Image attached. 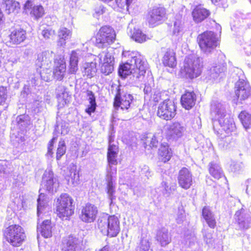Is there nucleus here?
<instances>
[{
  "instance_id": "4d7b16f0",
  "label": "nucleus",
  "mask_w": 251,
  "mask_h": 251,
  "mask_svg": "<svg viewBox=\"0 0 251 251\" xmlns=\"http://www.w3.org/2000/svg\"><path fill=\"white\" fill-rule=\"evenodd\" d=\"M243 168V164L240 162H233L230 166V170L235 173H238Z\"/></svg>"
},
{
  "instance_id": "864d4df0",
  "label": "nucleus",
  "mask_w": 251,
  "mask_h": 251,
  "mask_svg": "<svg viewBox=\"0 0 251 251\" xmlns=\"http://www.w3.org/2000/svg\"><path fill=\"white\" fill-rule=\"evenodd\" d=\"M203 239L204 242L208 245H212L214 240L212 237V234L209 232L208 229H204L202 230Z\"/></svg>"
},
{
  "instance_id": "f704fd0d",
  "label": "nucleus",
  "mask_w": 251,
  "mask_h": 251,
  "mask_svg": "<svg viewBox=\"0 0 251 251\" xmlns=\"http://www.w3.org/2000/svg\"><path fill=\"white\" fill-rule=\"evenodd\" d=\"M115 176V175H109V174L107 173L106 181L107 182V194L109 199L111 200V202H112L113 200L115 199V196L114 195L115 193V186L113 182V177H114Z\"/></svg>"
},
{
  "instance_id": "e433bc0d",
  "label": "nucleus",
  "mask_w": 251,
  "mask_h": 251,
  "mask_svg": "<svg viewBox=\"0 0 251 251\" xmlns=\"http://www.w3.org/2000/svg\"><path fill=\"white\" fill-rule=\"evenodd\" d=\"M131 38L135 42L142 43L146 41L149 38L138 28H134L131 32Z\"/></svg>"
},
{
  "instance_id": "09e8293b",
  "label": "nucleus",
  "mask_w": 251,
  "mask_h": 251,
  "mask_svg": "<svg viewBox=\"0 0 251 251\" xmlns=\"http://www.w3.org/2000/svg\"><path fill=\"white\" fill-rule=\"evenodd\" d=\"M44 194L41 193L39 196V198L37 200V215L38 217H39L41 214L43 213L44 209L46 208L49 209V208H48L46 205V202L44 201Z\"/></svg>"
},
{
  "instance_id": "f03ea898",
  "label": "nucleus",
  "mask_w": 251,
  "mask_h": 251,
  "mask_svg": "<svg viewBox=\"0 0 251 251\" xmlns=\"http://www.w3.org/2000/svg\"><path fill=\"white\" fill-rule=\"evenodd\" d=\"M211 113L216 121H218L222 129L227 133L234 130L235 124L232 119L226 117L225 104L218 101L212 102Z\"/></svg>"
},
{
  "instance_id": "9b49d317",
  "label": "nucleus",
  "mask_w": 251,
  "mask_h": 251,
  "mask_svg": "<svg viewBox=\"0 0 251 251\" xmlns=\"http://www.w3.org/2000/svg\"><path fill=\"white\" fill-rule=\"evenodd\" d=\"M40 191L44 190L50 193L56 192L59 187L58 179L54 176L50 170H47L44 172L41 182Z\"/></svg>"
},
{
  "instance_id": "6ab92c4d",
  "label": "nucleus",
  "mask_w": 251,
  "mask_h": 251,
  "mask_svg": "<svg viewBox=\"0 0 251 251\" xmlns=\"http://www.w3.org/2000/svg\"><path fill=\"white\" fill-rule=\"evenodd\" d=\"M24 10L26 13H29L30 15L35 19L41 17L44 13V8L41 5H35L33 0H27L24 5Z\"/></svg>"
},
{
  "instance_id": "f3484780",
  "label": "nucleus",
  "mask_w": 251,
  "mask_h": 251,
  "mask_svg": "<svg viewBox=\"0 0 251 251\" xmlns=\"http://www.w3.org/2000/svg\"><path fill=\"white\" fill-rule=\"evenodd\" d=\"M98 210L97 207L92 204H87L81 210L80 219L85 223L93 222L96 219Z\"/></svg>"
},
{
  "instance_id": "f257e3e1",
  "label": "nucleus",
  "mask_w": 251,
  "mask_h": 251,
  "mask_svg": "<svg viewBox=\"0 0 251 251\" xmlns=\"http://www.w3.org/2000/svg\"><path fill=\"white\" fill-rule=\"evenodd\" d=\"M124 57H127L126 62L120 66L119 75L122 77H126L129 75L137 79L141 78L146 73V67L143 57L138 52L124 51Z\"/></svg>"
},
{
  "instance_id": "7c9ffc66",
  "label": "nucleus",
  "mask_w": 251,
  "mask_h": 251,
  "mask_svg": "<svg viewBox=\"0 0 251 251\" xmlns=\"http://www.w3.org/2000/svg\"><path fill=\"white\" fill-rule=\"evenodd\" d=\"M202 215L208 226L211 228H214L216 226V219L214 214L209 207H203Z\"/></svg>"
},
{
  "instance_id": "bf43d9fd",
  "label": "nucleus",
  "mask_w": 251,
  "mask_h": 251,
  "mask_svg": "<svg viewBox=\"0 0 251 251\" xmlns=\"http://www.w3.org/2000/svg\"><path fill=\"white\" fill-rule=\"evenodd\" d=\"M78 63L74 61H70L69 72L70 73L75 74L78 70Z\"/></svg>"
},
{
  "instance_id": "de8ad7c7",
  "label": "nucleus",
  "mask_w": 251,
  "mask_h": 251,
  "mask_svg": "<svg viewBox=\"0 0 251 251\" xmlns=\"http://www.w3.org/2000/svg\"><path fill=\"white\" fill-rule=\"evenodd\" d=\"M66 151V146L64 140L61 139L58 144L56 153V160H59L61 157L65 154Z\"/></svg>"
},
{
  "instance_id": "49530a36",
  "label": "nucleus",
  "mask_w": 251,
  "mask_h": 251,
  "mask_svg": "<svg viewBox=\"0 0 251 251\" xmlns=\"http://www.w3.org/2000/svg\"><path fill=\"white\" fill-rule=\"evenodd\" d=\"M57 99L58 102V105L60 107H63L65 104L69 102L71 96L69 93L65 91L64 90L60 94H57Z\"/></svg>"
},
{
  "instance_id": "79ce46f5",
  "label": "nucleus",
  "mask_w": 251,
  "mask_h": 251,
  "mask_svg": "<svg viewBox=\"0 0 251 251\" xmlns=\"http://www.w3.org/2000/svg\"><path fill=\"white\" fill-rule=\"evenodd\" d=\"M226 70L224 64H219L213 66L210 70V76L211 78L215 79Z\"/></svg>"
},
{
  "instance_id": "2f4dec72",
  "label": "nucleus",
  "mask_w": 251,
  "mask_h": 251,
  "mask_svg": "<svg viewBox=\"0 0 251 251\" xmlns=\"http://www.w3.org/2000/svg\"><path fill=\"white\" fill-rule=\"evenodd\" d=\"M208 170L209 174L215 179H219L224 176L223 170L218 163H210Z\"/></svg>"
},
{
  "instance_id": "9d476101",
  "label": "nucleus",
  "mask_w": 251,
  "mask_h": 251,
  "mask_svg": "<svg viewBox=\"0 0 251 251\" xmlns=\"http://www.w3.org/2000/svg\"><path fill=\"white\" fill-rule=\"evenodd\" d=\"M235 228L239 230H245L250 227L251 216L250 212L242 208L236 211L234 215Z\"/></svg>"
},
{
  "instance_id": "a878e982",
  "label": "nucleus",
  "mask_w": 251,
  "mask_h": 251,
  "mask_svg": "<svg viewBox=\"0 0 251 251\" xmlns=\"http://www.w3.org/2000/svg\"><path fill=\"white\" fill-rule=\"evenodd\" d=\"M68 169L69 173L66 175L65 178L69 184L75 186L79 181V176L76 171V166L74 164H71Z\"/></svg>"
},
{
  "instance_id": "0eeeda50",
  "label": "nucleus",
  "mask_w": 251,
  "mask_h": 251,
  "mask_svg": "<svg viewBox=\"0 0 251 251\" xmlns=\"http://www.w3.org/2000/svg\"><path fill=\"white\" fill-rule=\"evenodd\" d=\"M116 34L110 26L101 27L96 36L95 44L99 48H106L114 42Z\"/></svg>"
},
{
  "instance_id": "13d9d810",
  "label": "nucleus",
  "mask_w": 251,
  "mask_h": 251,
  "mask_svg": "<svg viewBox=\"0 0 251 251\" xmlns=\"http://www.w3.org/2000/svg\"><path fill=\"white\" fill-rule=\"evenodd\" d=\"M7 99V89L3 86L0 87V105H2Z\"/></svg>"
},
{
  "instance_id": "39448f33",
  "label": "nucleus",
  "mask_w": 251,
  "mask_h": 251,
  "mask_svg": "<svg viewBox=\"0 0 251 251\" xmlns=\"http://www.w3.org/2000/svg\"><path fill=\"white\" fill-rule=\"evenodd\" d=\"M197 39L201 50L206 54L211 53L219 45L218 38L212 31L204 32Z\"/></svg>"
},
{
  "instance_id": "0e129e2a",
  "label": "nucleus",
  "mask_w": 251,
  "mask_h": 251,
  "mask_svg": "<svg viewBox=\"0 0 251 251\" xmlns=\"http://www.w3.org/2000/svg\"><path fill=\"white\" fill-rule=\"evenodd\" d=\"M161 93L159 92H156L153 97V100L155 102H158L161 100Z\"/></svg>"
},
{
  "instance_id": "b1692460",
  "label": "nucleus",
  "mask_w": 251,
  "mask_h": 251,
  "mask_svg": "<svg viewBox=\"0 0 251 251\" xmlns=\"http://www.w3.org/2000/svg\"><path fill=\"white\" fill-rule=\"evenodd\" d=\"M10 42L13 44H19L26 38V31L18 28L13 30L9 35Z\"/></svg>"
},
{
  "instance_id": "e2e57ef3",
  "label": "nucleus",
  "mask_w": 251,
  "mask_h": 251,
  "mask_svg": "<svg viewBox=\"0 0 251 251\" xmlns=\"http://www.w3.org/2000/svg\"><path fill=\"white\" fill-rule=\"evenodd\" d=\"M61 134L63 135H66L69 131L68 126L66 125H62L61 126Z\"/></svg>"
},
{
  "instance_id": "dca6fc26",
  "label": "nucleus",
  "mask_w": 251,
  "mask_h": 251,
  "mask_svg": "<svg viewBox=\"0 0 251 251\" xmlns=\"http://www.w3.org/2000/svg\"><path fill=\"white\" fill-rule=\"evenodd\" d=\"M235 93L240 100L248 98L251 95V87L248 82L240 78L235 86Z\"/></svg>"
},
{
  "instance_id": "1a4fd4ad",
  "label": "nucleus",
  "mask_w": 251,
  "mask_h": 251,
  "mask_svg": "<svg viewBox=\"0 0 251 251\" xmlns=\"http://www.w3.org/2000/svg\"><path fill=\"white\" fill-rule=\"evenodd\" d=\"M53 52L51 51L47 50L43 51L38 54L36 64L40 68L44 67L46 70H43L41 72V76L44 80L49 81L52 77L51 71L47 69V67L51 62V60L53 57Z\"/></svg>"
},
{
  "instance_id": "20e7f679",
  "label": "nucleus",
  "mask_w": 251,
  "mask_h": 251,
  "mask_svg": "<svg viewBox=\"0 0 251 251\" xmlns=\"http://www.w3.org/2000/svg\"><path fill=\"white\" fill-rule=\"evenodd\" d=\"M98 227L103 234L115 237L120 231V222L115 216H103L99 219Z\"/></svg>"
},
{
  "instance_id": "774afa93",
  "label": "nucleus",
  "mask_w": 251,
  "mask_h": 251,
  "mask_svg": "<svg viewBox=\"0 0 251 251\" xmlns=\"http://www.w3.org/2000/svg\"><path fill=\"white\" fill-rule=\"evenodd\" d=\"M114 137L110 135L109 137V146L110 145H115V144H114Z\"/></svg>"
},
{
  "instance_id": "69168bd1",
  "label": "nucleus",
  "mask_w": 251,
  "mask_h": 251,
  "mask_svg": "<svg viewBox=\"0 0 251 251\" xmlns=\"http://www.w3.org/2000/svg\"><path fill=\"white\" fill-rule=\"evenodd\" d=\"M57 137H53L52 139L49 142L48 144V147H51L53 148V144L55 142V141L56 140Z\"/></svg>"
},
{
  "instance_id": "a19ab883",
  "label": "nucleus",
  "mask_w": 251,
  "mask_h": 251,
  "mask_svg": "<svg viewBox=\"0 0 251 251\" xmlns=\"http://www.w3.org/2000/svg\"><path fill=\"white\" fill-rule=\"evenodd\" d=\"M239 118L246 130L251 128V115L246 111L241 112Z\"/></svg>"
},
{
  "instance_id": "f8f14e48",
  "label": "nucleus",
  "mask_w": 251,
  "mask_h": 251,
  "mask_svg": "<svg viewBox=\"0 0 251 251\" xmlns=\"http://www.w3.org/2000/svg\"><path fill=\"white\" fill-rule=\"evenodd\" d=\"M176 111V107L174 101L167 99L159 104L157 114L162 119L169 120L175 117Z\"/></svg>"
},
{
  "instance_id": "cd10ccee",
  "label": "nucleus",
  "mask_w": 251,
  "mask_h": 251,
  "mask_svg": "<svg viewBox=\"0 0 251 251\" xmlns=\"http://www.w3.org/2000/svg\"><path fill=\"white\" fill-rule=\"evenodd\" d=\"M209 14V11L201 6H197L193 11L194 20L199 23L204 20Z\"/></svg>"
},
{
  "instance_id": "393cba45",
  "label": "nucleus",
  "mask_w": 251,
  "mask_h": 251,
  "mask_svg": "<svg viewBox=\"0 0 251 251\" xmlns=\"http://www.w3.org/2000/svg\"><path fill=\"white\" fill-rule=\"evenodd\" d=\"M164 66L174 68L176 65V53L172 49H168L165 52L162 59Z\"/></svg>"
},
{
  "instance_id": "6e6d98bb",
  "label": "nucleus",
  "mask_w": 251,
  "mask_h": 251,
  "mask_svg": "<svg viewBox=\"0 0 251 251\" xmlns=\"http://www.w3.org/2000/svg\"><path fill=\"white\" fill-rule=\"evenodd\" d=\"M185 218V211L182 206L178 208L177 213L176 216V221L178 224L182 223Z\"/></svg>"
},
{
  "instance_id": "6e6552de",
  "label": "nucleus",
  "mask_w": 251,
  "mask_h": 251,
  "mask_svg": "<svg viewBox=\"0 0 251 251\" xmlns=\"http://www.w3.org/2000/svg\"><path fill=\"white\" fill-rule=\"evenodd\" d=\"M5 235L6 240L14 247L20 246L25 238L23 228L18 225H13L8 227Z\"/></svg>"
},
{
  "instance_id": "bb28decb",
  "label": "nucleus",
  "mask_w": 251,
  "mask_h": 251,
  "mask_svg": "<svg viewBox=\"0 0 251 251\" xmlns=\"http://www.w3.org/2000/svg\"><path fill=\"white\" fill-rule=\"evenodd\" d=\"M39 224V222L38 223ZM37 231L45 238H49L52 235V226L50 224V221L49 220H44L40 226H37Z\"/></svg>"
},
{
  "instance_id": "4468645a",
  "label": "nucleus",
  "mask_w": 251,
  "mask_h": 251,
  "mask_svg": "<svg viewBox=\"0 0 251 251\" xmlns=\"http://www.w3.org/2000/svg\"><path fill=\"white\" fill-rule=\"evenodd\" d=\"M185 130V127L179 122L169 125L166 130V136L168 140H176L182 136Z\"/></svg>"
},
{
  "instance_id": "58836bf2",
  "label": "nucleus",
  "mask_w": 251,
  "mask_h": 251,
  "mask_svg": "<svg viewBox=\"0 0 251 251\" xmlns=\"http://www.w3.org/2000/svg\"><path fill=\"white\" fill-rule=\"evenodd\" d=\"M87 96L88 97L89 104L85 109V112L89 115H91L92 113L95 112L96 108V99L94 93L91 91H87Z\"/></svg>"
},
{
  "instance_id": "aec40b11",
  "label": "nucleus",
  "mask_w": 251,
  "mask_h": 251,
  "mask_svg": "<svg viewBox=\"0 0 251 251\" xmlns=\"http://www.w3.org/2000/svg\"><path fill=\"white\" fill-rule=\"evenodd\" d=\"M66 63L63 59L55 60L53 75L56 79L62 80L66 72Z\"/></svg>"
},
{
  "instance_id": "c85d7f7f",
  "label": "nucleus",
  "mask_w": 251,
  "mask_h": 251,
  "mask_svg": "<svg viewBox=\"0 0 251 251\" xmlns=\"http://www.w3.org/2000/svg\"><path fill=\"white\" fill-rule=\"evenodd\" d=\"M160 159L163 162L168 161L172 157V152L167 143L161 144L158 151Z\"/></svg>"
},
{
  "instance_id": "5fc2aeb1",
  "label": "nucleus",
  "mask_w": 251,
  "mask_h": 251,
  "mask_svg": "<svg viewBox=\"0 0 251 251\" xmlns=\"http://www.w3.org/2000/svg\"><path fill=\"white\" fill-rule=\"evenodd\" d=\"M55 34V31L50 27L45 28L42 31V35L45 39H52Z\"/></svg>"
},
{
  "instance_id": "c756f323",
  "label": "nucleus",
  "mask_w": 251,
  "mask_h": 251,
  "mask_svg": "<svg viewBox=\"0 0 251 251\" xmlns=\"http://www.w3.org/2000/svg\"><path fill=\"white\" fill-rule=\"evenodd\" d=\"M118 155L107 154L108 165L107 167V173L109 175H116L117 168L116 166L118 164L117 159Z\"/></svg>"
},
{
  "instance_id": "473e14b6",
  "label": "nucleus",
  "mask_w": 251,
  "mask_h": 251,
  "mask_svg": "<svg viewBox=\"0 0 251 251\" xmlns=\"http://www.w3.org/2000/svg\"><path fill=\"white\" fill-rule=\"evenodd\" d=\"M82 72L84 76L91 78L96 73V64L95 62L85 63L83 65Z\"/></svg>"
},
{
  "instance_id": "680f3d73",
  "label": "nucleus",
  "mask_w": 251,
  "mask_h": 251,
  "mask_svg": "<svg viewBox=\"0 0 251 251\" xmlns=\"http://www.w3.org/2000/svg\"><path fill=\"white\" fill-rule=\"evenodd\" d=\"M141 173L142 174H144L148 177L151 176V173L149 171V168L148 166H144L143 168L141 169Z\"/></svg>"
},
{
  "instance_id": "423d86ee",
  "label": "nucleus",
  "mask_w": 251,
  "mask_h": 251,
  "mask_svg": "<svg viewBox=\"0 0 251 251\" xmlns=\"http://www.w3.org/2000/svg\"><path fill=\"white\" fill-rule=\"evenodd\" d=\"M73 199L67 194H62L57 199L56 214L60 218L67 219L74 213Z\"/></svg>"
},
{
  "instance_id": "4be33fe9",
  "label": "nucleus",
  "mask_w": 251,
  "mask_h": 251,
  "mask_svg": "<svg viewBox=\"0 0 251 251\" xmlns=\"http://www.w3.org/2000/svg\"><path fill=\"white\" fill-rule=\"evenodd\" d=\"M196 96L193 92H186L181 96V102L186 109H190L195 104Z\"/></svg>"
},
{
  "instance_id": "37998d69",
  "label": "nucleus",
  "mask_w": 251,
  "mask_h": 251,
  "mask_svg": "<svg viewBox=\"0 0 251 251\" xmlns=\"http://www.w3.org/2000/svg\"><path fill=\"white\" fill-rule=\"evenodd\" d=\"M98 57L100 64L105 63V62H110V63L112 62H114V57L107 50L100 53Z\"/></svg>"
},
{
  "instance_id": "ddd939ff",
  "label": "nucleus",
  "mask_w": 251,
  "mask_h": 251,
  "mask_svg": "<svg viewBox=\"0 0 251 251\" xmlns=\"http://www.w3.org/2000/svg\"><path fill=\"white\" fill-rule=\"evenodd\" d=\"M166 9L163 7L154 6L148 12L147 21L151 27L161 24L166 18Z\"/></svg>"
},
{
  "instance_id": "5701e85b",
  "label": "nucleus",
  "mask_w": 251,
  "mask_h": 251,
  "mask_svg": "<svg viewBox=\"0 0 251 251\" xmlns=\"http://www.w3.org/2000/svg\"><path fill=\"white\" fill-rule=\"evenodd\" d=\"M78 243L79 241L77 238L73 236H70L63 240L62 251H75Z\"/></svg>"
},
{
  "instance_id": "72a5a7b5",
  "label": "nucleus",
  "mask_w": 251,
  "mask_h": 251,
  "mask_svg": "<svg viewBox=\"0 0 251 251\" xmlns=\"http://www.w3.org/2000/svg\"><path fill=\"white\" fill-rule=\"evenodd\" d=\"M183 29L184 22L181 17H178L174 22L172 29L173 35L175 36L181 35L183 32Z\"/></svg>"
},
{
  "instance_id": "c9c22d12",
  "label": "nucleus",
  "mask_w": 251,
  "mask_h": 251,
  "mask_svg": "<svg viewBox=\"0 0 251 251\" xmlns=\"http://www.w3.org/2000/svg\"><path fill=\"white\" fill-rule=\"evenodd\" d=\"M160 187L163 195L169 197L176 190L177 186L175 183H168L166 181H163L161 183Z\"/></svg>"
},
{
  "instance_id": "a211bd4d",
  "label": "nucleus",
  "mask_w": 251,
  "mask_h": 251,
  "mask_svg": "<svg viewBox=\"0 0 251 251\" xmlns=\"http://www.w3.org/2000/svg\"><path fill=\"white\" fill-rule=\"evenodd\" d=\"M177 179L179 185L184 189H189L192 184V175L186 168H183L179 171Z\"/></svg>"
},
{
  "instance_id": "412c9836",
  "label": "nucleus",
  "mask_w": 251,
  "mask_h": 251,
  "mask_svg": "<svg viewBox=\"0 0 251 251\" xmlns=\"http://www.w3.org/2000/svg\"><path fill=\"white\" fill-rule=\"evenodd\" d=\"M156 240L161 247H165L171 243L172 237L168 230L165 228H162L157 231Z\"/></svg>"
},
{
  "instance_id": "052dcab7",
  "label": "nucleus",
  "mask_w": 251,
  "mask_h": 251,
  "mask_svg": "<svg viewBox=\"0 0 251 251\" xmlns=\"http://www.w3.org/2000/svg\"><path fill=\"white\" fill-rule=\"evenodd\" d=\"M119 152V148L117 145L108 146V151L107 154L118 155Z\"/></svg>"
},
{
  "instance_id": "8fccbe9b",
  "label": "nucleus",
  "mask_w": 251,
  "mask_h": 251,
  "mask_svg": "<svg viewBox=\"0 0 251 251\" xmlns=\"http://www.w3.org/2000/svg\"><path fill=\"white\" fill-rule=\"evenodd\" d=\"M101 72L105 75H108L111 74L114 70V62L101 64Z\"/></svg>"
},
{
  "instance_id": "c03bdc74",
  "label": "nucleus",
  "mask_w": 251,
  "mask_h": 251,
  "mask_svg": "<svg viewBox=\"0 0 251 251\" xmlns=\"http://www.w3.org/2000/svg\"><path fill=\"white\" fill-rule=\"evenodd\" d=\"M144 144L145 147L149 146L150 148L157 147L158 144V140L155 134L151 133L148 134L145 137Z\"/></svg>"
},
{
  "instance_id": "ea45409f",
  "label": "nucleus",
  "mask_w": 251,
  "mask_h": 251,
  "mask_svg": "<svg viewBox=\"0 0 251 251\" xmlns=\"http://www.w3.org/2000/svg\"><path fill=\"white\" fill-rule=\"evenodd\" d=\"M72 32L65 27H61L58 31V37L59 38V43L61 46L65 45V41L70 38Z\"/></svg>"
},
{
  "instance_id": "3c124183",
  "label": "nucleus",
  "mask_w": 251,
  "mask_h": 251,
  "mask_svg": "<svg viewBox=\"0 0 251 251\" xmlns=\"http://www.w3.org/2000/svg\"><path fill=\"white\" fill-rule=\"evenodd\" d=\"M139 251H152L151 248V242L147 238H142L139 244Z\"/></svg>"
},
{
  "instance_id": "338daca9",
  "label": "nucleus",
  "mask_w": 251,
  "mask_h": 251,
  "mask_svg": "<svg viewBox=\"0 0 251 251\" xmlns=\"http://www.w3.org/2000/svg\"><path fill=\"white\" fill-rule=\"evenodd\" d=\"M53 148L48 147V152L47 153V155L51 156L53 154L52 151Z\"/></svg>"
},
{
  "instance_id": "4c0bfd02",
  "label": "nucleus",
  "mask_w": 251,
  "mask_h": 251,
  "mask_svg": "<svg viewBox=\"0 0 251 251\" xmlns=\"http://www.w3.org/2000/svg\"><path fill=\"white\" fill-rule=\"evenodd\" d=\"M5 10L8 14L17 13L20 8V3L15 0H4Z\"/></svg>"
},
{
  "instance_id": "603ef678",
  "label": "nucleus",
  "mask_w": 251,
  "mask_h": 251,
  "mask_svg": "<svg viewBox=\"0 0 251 251\" xmlns=\"http://www.w3.org/2000/svg\"><path fill=\"white\" fill-rule=\"evenodd\" d=\"M83 55L84 52L79 50H73L70 55V61L73 60L78 63V60L82 57Z\"/></svg>"
},
{
  "instance_id": "2eb2a0df",
  "label": "nucleus",
  "mask_w": 251,
  "mask_h": 251,
  "mask_svg": "<svg viewBox=\"0 0 251 251\" xmlns=\"http://www.w3.org/2000/svg\"><path fill=\"white\" fill-rule=\"evenodd\" d=\"M133 99L131 95L127 93L121 94L118 90L115 98L114 106L117 109L120 108L122 110H127L130 107Z\"/></svg>"
},
{
  "instance_id": "7ed1b4c3",
  "label": "nucleus",
  "mask_w": 251,
  "mask_h": 251,
  "mask_svg": "<svg viewBox=\"0 0 251 251\" xmlns=\"http://www.w3.org/2000/svg\"><path fill=\"white\" fill-rule=\"evenodd\" d=\"M202 59L195 54L186 56L183 66L181 69V73L191 79L199 76L202 68Z\"/></svg>"
},
{
  "instance_id": "a18cd8bd",
  "label": "nucleus",
  "mask_w": 251,
  "mask_h": 251,
  "mask_svg": "<svg viewBox=\"0 0 251 251\" xmlns=\"http://www.w3.org/2000/svg\"><path fill=\"white\" fill-rule=\"evenodd\" d=\"M132 0H115V3L111 6L114 9L117 10H119V9H124L125 8L128 10Z\"/></svg>"
}]
</instances>
